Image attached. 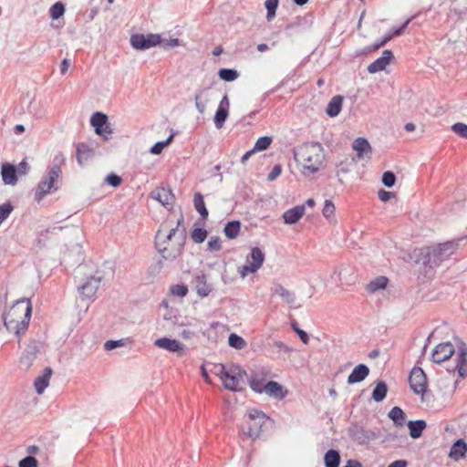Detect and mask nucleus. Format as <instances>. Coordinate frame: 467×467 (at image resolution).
Wrapping results in <instances>:
<instances>
[{
  "label": "nucleus",
  "mask_w": 467,
  "mask_h": 467,
  "mask_svg": "<svg viewBox=\"0 0 467 467\" xmlns=\"http://www.w3.org/2000/svg\"><path fill=\"white\" fill-rule=\"evenodd\" d=\"M108 118L101 112H96L92 115L90 123L95 128V131L99 135H103V127L107 124Z\"/></svg>",
  "instance_id": "27"
},
{
  "label": "nucleus",
  "mask_w": 467,
  "mask_h": 467,
  "mask_svg": "<svg viewBox=\"0 0 467 467\" xmlns=\"http://www.w3.org/2000/svg\"><path fill=\"white\" fill-rule=\"evenodd\" d=\"M38 351L39 348L36 342L28 344L20 358L21 367L26 369L29 368L36 359Z\"/></svg>",
  "instance_id": "18"
},
{
  "label": "nucleus",
  "mask_w": 467,
  "mask_h": 467,
  "mask_svg": "<svg viewBox=\"0 0 467 467\" xmlns=\"http://www.w3.org/2000/svg\"><path fill=\"white\" fill-rule=\"evenodd\" d=\"M61 169L58 165H53L49 168L46 176L43 177L38 184L36 198L40 200L48 193H52L57 189V182L61 177Z\"/></svg>",
  "instance_id": "8"
},
{
  "label": "nucleus",
  "mask_w": 467,
  "mask_h": 467,
  "mask_svg": "<svg viewBox=\"0 0 467 467\" xmlns=\"http://www.w3.org/2000/svg\"><path fill=\"white\" fill-rule=\"evenodd\" d=\"M28 171H29V164L26 161H22L17 167L18 173L26 174Z\"/></svg>",
  "instance_id": "64"
},
{
  "label": "nucleus",
  "mask_w": 467,
  "mask_h": 467,
  "mask_svg": "<svg viewBox=\"0 0 467 467\" xmlns=\"http://www.w3.org/2000/svg\"><path fill=\"white\" fill-rule=\"evenodd\" d=\"M240 229H241L240 222L239 221H232V222H229L224 226L223 232H224V234L229 239H234L238 236L239 233H240Z\"/></svg>",
  "instance_id": "37"
},
{
  "label": "nucleus",
  "mask_w": 467,
  "mask_h": 467,
  "mask_svg": "<svg viewBox=\"0 0 467 467\" xmlns=\"http://www.w3.org/2000/svg\"><path fill=\"white\" fill-rule=\"evenodd\" d=\"M1 175L5 184L15 185L17 182L16 170L12 164L4 163L2 165Z\"/></svg>",
  "instance_id": "23"
},
{
  "label": "nucleus",
  "mask_w": 467,
  "mask_h": 467,
  "mask_svg": "<svg viewBox=\"0 0 467 467\" xmlns=\"http://www.w3.org/2000/svg\"><path fill=\"white\" fill-rule=\"evenodd\" d=\"M52 375V369L46 368L43 375L37 377L35 380V389L37 394H42L49 384V379Z\"/></svg>",
  "instance_id": "25"
},
{
  "label": "nucleus",
  "mask_w": 467,
  "mask_h": 467,
  "mask_svg": "<svg viewBox=\"0 0 467 467\" xmlns=\"http://www.w3.org/2000/svg\"><path fill=\"white\" fill-rule=\"evenodd\" d=\"M352 149L357 152L358 160H369L372 148L369 142L364 138H358L352 143Z\"/></svg>",
  "instance_id": "16"
},
{
  "label": "nucleus",
  "mask_w": 467,
  "mask_h": 467,
  "mask_svg": "<svg viewBox=\"0 0 467 467\" xmlns=\"http://www.w3.org/2000/svg\"><path fill=\"white\" fill-rule=\"evenodd\" d=\"M70 60L68 58H64L60 64V73L62 75H65L67 70H68V67H70Z\"/></svg>",
  "instance_id": "63"
},
{
  "label": "nucleus",
  "mask_w": 467,
  "mask_h": 467,
  "mask_svg": "<svg viewBox=\"0 0 467 467\" xmlns=\"http://www.w3.org/2000/svg\"><path fill=\"white\" fill-rule=\"evenodd\" d=\"M72 239L67 244L63 253V261L66 264H76L82 260L81 232L78 228L72 231Z\"/></svg>",
  "instance_id": "9"
},
{
  "label": "nucleus",
  "mask_w": 467,
  "mask_h": 467,
  "mask_svg": "<svg viewBox=\"0 0 467 467\" xmlns=\"http://www.w3.org/2000/svg\"><path fill=\"white\" fill-rule=\"evenodd\" d=\"M274 346L278 348L280 351H283L284 353L285 354H288L290 353L291 351V348L289 347H287L285 343H283L282 341H275L274 343Z\"/></svg>",
  "instance_id": "62"
},
{
  "label": "nucleus",
  "mask_w": 467,
  "mask_h": 467,
  "mask_svg": "<svg viewBox=\"0 0 467 467\" xmlns=\"http://www.w3.org/2000/svg\"><path fill=\"white\" fill-rule=\"evenodd\" d=\"M92 150L86 144H78L77 147V160L79 165H84L92 157Z\"/></svg>",
  "instance_id": "31"
},
{
  "label": "nucleus",
  "mask_w": 467,
  "mask_h": 467,
  "mask_svg": "<svg viewBox=\"0 0 467 467\" xmlns=\"http://www.w3.org/2000/svg\"><path fill=\"white\" fill-rule=\"evenodd\" d=\"M378 194H379V200L382 201V202H388L392 197H394V193L393 192H387L385 190H379Z\"/></svg>",
  "instance_id": "60"
},
{
  "label": "nucleus",
  "mask_w": 467,
  "mask_h": 467,
  "mask_svg": "<svg viewBox=\"0 0 467 467\" xmlns=\"http://www.w3.org/2000/svg\"><path fill=\"white\" fill-rule=\"evenodd\" d=\"M409 381L410 388L415 394L422 395L426 391L427 377L421 368H413L410 372Z\"/></svg>",
  "instance_id": "14"
},
{
  "label": "nucleus",
  "mask_w": 467,
  "mask_h": 467,
  "mask_svg": "<svg viewBox=\"0 0 467 467\" xmlns=\"http://www.w3.org/2000/svg\"><path fill=\"white\" fill-rule=\"evenodd\" d=\"M294 159L305 177L318 172L325 162V152L317 142L304 143L294 150Z\"/></svg>",
  "instance_id": "2"
},
{
  "label": "nucleus",
  "mask_w": 467,
  "mask_h": 467,
  "mask_svg": "<svg viewBox=\"0 0 467 467\" xmlns=\"http://www.w3.org/2000/svg\"><path fill=\"white\" fill-rule=\"evenodd\" d=\"M341 270L335 269L332 275L331 280L333 283H335L337 286L341 285L342 277H341Z\"/></svg>",
  "instance_id": "61"
},
{
  "label": "nucleus",
  "mask_w": 467,
  "mask_h": 467,
  "mask_svg": "<svg viewBox=\"0 0 467 467\" xmlns=\"http://www.w3.org/2000/svg\"><path fill=\"white\" fill-rule=\"evenodd\" d=\"M207 237V231L202 228H195L192 233V240L197 243H202Z\"/></svg>",
  "instance_id": "47"
},
{
  "label": "nucleus",
  "mask_w": 467,
  "mask_h": 467,
  "mask_svg": "<svg viewBox=\"0 0 467 467\" xmlns=\"http://www.w3.org/2000/svg\"><path fill=\"white\" fill-rule=\"evenodd\" d=\"M174 135L171 134L167 140L162 141H158L155 143L150 150V152L154 155H159L162 152V150L171 142Z\"/></svg>",
  "instance_id": "42"
},
{
  "label": "nucleus",
  "mask_w": 467,
  "mask_h": 467,
  "mask_svg": "<svg viewBox=\"0 0 467 467\" xmlns=\"http://www.w3.org/2000/svg\"><path fill=\"white\" fill-rule=\"evenodd\" d=\"M150 197L159 202L162 206L169 208L174 202V195L168 188L159 187L150 192Z\"/></svg>",
  "instance_id": "15"
},
{
  "label": "nucleus",
  "mask_w": 467,
  "mask_h": 467,
  "mask_svg": "<svg viewBox=\"0 0 467 467\" xmlns=\"http://www.w3.org/2000/svg\"><path fill=\"white\" fill-rule=\"evenodd\" d=\"M170 291L173 296L183 297L187 295L188 288L185 285H175L171 287Z\"/></svg>",
  "instance_id": "52"
},
{
  "label": "nucleus",
  "mask_w": 467,
  "mask_h": 467,
  "mask_svg": "<svg viewBox=\"0 0 467 467\" xmlns=\"http://www.w3.org/2000/svg\"><path fill=\"white\" fill-rule=\"evenodd\" d=\"M389 417L397 426H403L405 421V413L400 407H394L389 412Z\"/></svg>",
  "instance_id": "39"
},
{
  "label": "nucleus",
  "mask_w": 467,
  "mask_h": 467,
  "mask_svg": "<svg viewBox=\"0 0 467 467\" xmlns=\"http://www.w3.org/2000/svg\"><path fill=\"white\" fill-rule=\"evenodd\" d=\"M230 102L227 95H224L221 99L218 109L214 116V125L217 129H221L228 115H229Z\"/></svg>",
  "instance_id": "17"
},
{
  "label": "nucleus",
  "mask_w": 467,
  "mask_h": 467,
  "mask_svg": "<svg viewBox=\"0 0 467 467\" xmlns=\"http://www.w3.org/2000/svg\"><path fill=\"white\" fill-rule=\"evenodd\" d=\"M465 237H461L451 241H448L443 244H440L435 247L428 248L427 254L429 257H433L434 264H439L444 259L453 254L461 245L465 244ZM429 262H431V258H429Z\"/></svg>",
  "instance_id": "7"
},
{
  "label": "nucleus",
  "mask_w": 467,
  "mask_h": 467,
  "mask_svg": "<svg viewBox=\"0 0 467 467\" xmlns=\"http://www.w3.org/2000/svg\"><path fill=\"white\" fill-rule=\"evenodd\" d=\"M393 58V54L390 50L386 49L383 51L382 56L377 58L374 62H372L368 67V71L370 74H375L377 72L382 71L386 68V67L389 64L391 59Z\"/></svg>",
  "instance_id": "19"
},
{
  "label": "nucleus",
  "mask_w": 467,
  "mask_h": 467,
  "mask_svg": "<svg viewBox=\"0 0 467 467\" xmlns=\"http://www.w3.org/2000/svg\"><path fill=\"white\" fill-rule=\"evenodd\" d=\"M466 452L467 443L462 439H460L452 444L449 456L452 460L458 461L465 457Z\"/></svg>",
  "instance_id": "24"
},
{
  "label": "nucleus",
  "mask_w": 467,
  "mask_h": 467,
  "mask_svg": "<svg viewBox=\"0 0 467 467\" xmlns=\"http://www.w3.org/2000/svg\"><path fill=\"white\" fill-rule=\"evenodd\" d=\"M369 374V368L365 364H359L354 368L352 372L348 377V384H355L364 380Z\"/></svg>",
  "instance_id": "22"
},
{
  "label": "nucleus",
  "mask_w": 467,
  "mask_h": 467,
  "mask_svg": "<svg viewBox=\"0 0 467 467\" xmlns=\"http://www.w3.org/2000/svg\"><path fill=\"white\" fill-rule=\"evenodd\" d=\"M342 103H343L342 96H339V95L334 96L330 99V101L326 109V113L331 118L337 117L341 111Z\"/></svg>",
  "instance_id": "26"
},
{
  "label": "nucleus",
  "mask_w": 467,
  "mask_h": 467,
  "mask_svg": "<svg viewBox=\"0 0 467 467\" xmlns=\"http://www.w3.org/2000/svg\"><path fill=\"white\" fill-rule=\"evenodd\" d=\"M228 344L231 348L241 350L246 347L245 340L237 334L232 333L228 337Z\"/></svg>",
  "instance_id": "41"
},
{
  "label": "nucleus",
  "mask_w": 467,
  "mask_h": 467,
  "mask_svg": "<svg viewBox=\"0 0 467 467\" xmlns=\"http://www.w3.org/2000/svg\"><path fill=\"white\" fill-rule=\"evenodd\" d=\"M451 130L457 135L467 139V125L462 122L455 123L451 126Z\"/></svg>",
  "instance_id": "48"
},
{
  "label": "nucleus",
  "mask_w": 467,
  "mask_h": 467,
  "mask_svg": "<svg viewBox=\"0 0 467 467\" xmlns=\"http://www.w3.org/2000/svg\"><path fill=\"white\" fill-rule=\"evenodd\" d=\"M102 279L103 275L99 272H96L94 275L88 277L78 287L81 296L85 299H91L96 295Z\"/></svg>",
  "instance_id": "12"
},
{
  "label": "nucleus",
  "mask_w": 467,
  "mask_h": 467,
  "mask_svg": "<svg viewBox=\"0 0 467 467\" xmlns=\"http://www.w3.org/2000/svg\"><path fill=\"white\" fill-rule=\"evenodd\" d=\"M305 205H297L288 209L283 213V220L285 224L296 223L305 214Z\"/></svg>",
  "instance_id": "21"
},
{
  "label": "nucleus",
  "mask_w": 467,
  "mask_h": 467,
  "mask_svg": "<svg viewBox=\"0 0 467 467\" xmlns=\"http://www.w3.org/2000/svg\"><path fill=\"white\" fill-rule=\"evenodd\" d=\"M263 393H265L270 398L283 400L286 396L287 390L278 382L271 380L266 382Z\"/></svg>",
  "instance_id": "20"
},
{
  "label": "nucleus",
  "mask_w": 467,
  "mask_h": 467,
  "mask_svg": "<svg viewBox=\"0 0 467 467\" xmlns=\"http://www.w3.org/2000/svg\"><path fill=\"white\" fill-rule=\"evenodd\" d=\"M182 222L183 217L181 215L175 227L162 224L156 234L155 246L164 260L173 261L182 254L186 240Z\"/></svg>",
  "instance_id": "1"
},
{
  "label": "nucleus",
  "mask_w": 467,
  "mask_h": 467,
  "mask_svg": "<svg viewBox=\"0 0 467 467\" xmlns=\"http://www.w3.org/2000/svg\"><path fill=\"white\" fill-rule=\"evenodd\" d=\"M281 171H282V168L280 165L274 166V168L272 169V171L269 172V174L267 176L268 181H270V182L275 181L281 174Z\"/></svg>",
  "instance_id": "59"
},
{
  "label": "nucleus",
  "mask_w": 467,
  "mask_h": 467,
  "mask_svg": "<svg viewBox=\"0 0 467 467\" xmlns=\"http://www.w3.org/2000/svg\"><path fill=\"white\" fill-rule=\"evenodd\" d=\"M154 346L167 350L171 353H176L178 357L183 356L187 351V347L181 341L170 337H161L154 341Z\"/></svg>",
  "instance_id": "13"
},
{
  "label": "nucleus",
  "mask_w": 467,
  "mask_h": 467,
  "mask_svg": "<svg viewBox=\"0 0 467 467\" xmlns=\"http://www.w3.org/2000/svg\"><path fill=\"white\" fill-rule=\"evenodd\" d=\"M388 285V278L385 276H378L372 281H370L367 286L366 289L368 293H376L379 290H383L387 287Z\"/></svg>",
  "instance_id": "32"
},
{
  "label": "nucleus",
  "mask_w": 467,
  "mask_h": 467,
  "mask_svg": "<svg viewBox=\"0 0 467 467\" xmlns=\"http://www.w3.org/2000/svg\"><path fill=\"white\" fill-rule=\"evenodd\" d=\"M193 282H194L196 292L200 296L204 297L209 295V293L211 292V288L206 283L205 275H197L194 278Z\"/></svg>",
  "instance_id": "29"
},
{
  "label": "nucleus",
  "mask_w": 467,
  "mask_h": 467,
  "mask_svg": "<svg viewBox=\"0 0 467 467\" xmlns=\"http://www.w3.org/2000/svg\"><path fill=\"white\" fill-rule=\"evenodd\" d=\"M193 202H194V207H195L196 211L203 218H206L208 216V211H207V209L205 207V204H204L203 196L201 193L196 192L194 194Z\"/></svg>",
  "instance_id": "40"
},
{
  "label": "nucleus",
  "mask_w": 467,
  "mask_h": 467,
  "mask_svg": "<svg viewBox=\"0 0 467 467\" xmlns=\"http://www.w3.org/2000/svg\"><path fill=\"white\" fill-rule=\"evenodd\" d=\"M267 420L268 417L263 411L250 410L244 417V425L242 427V431L246 436L255 440L260 436L262 428Z\"/></svg>",
  "instance_id": "6"
},
{
  "label": "nucleus",
  "mask_w": 467,
  "mask_h": 467,
  "mask_svg": "<svg viewBox=\"0 0 467 467\" xmlns=\"http://www.w3.org/2000/svg\"><path fill=\"white\" fill-rule=\"evenodd\" d=\"M49 12L52 19H58L65 13V6L62 3L57 2L50 7Z\"/></svg>",
  "instance_id": "46"
},
{
  "label": "nucleus",
  "mask_w": 467,
  "mask_h": 467,
  "mask_svg": "<svg viewBox=\"0 0 467 467\" xmlns=\"http://www.w3.org/2000/svg\"><path fill=\"white\" fill-rule=\"evenodd\" d=\"M382 183L386 187H392L396 182V176L392 171H385L382 175Z\"/></svg>",
  "instance_id": "49"
},
{
  "label": "nucleus",
  "mask_w": 467,
  "mask_h": 467,
  "mask_svg": "<svg viewBox=\"0 0 467 467\" xmlns=\"http://www.w3.org/2000/svg\"><path fill=\"white\" fill-rule=\"evenodd\" d=\"M32 306L27 299L17 300L4 314V324L9 332L21 337L26 330L31 318Z\"/></svg>",
  "instance_id": "4"
},
{
  "label": "nucleus",
  "mask_w": 467,
  "mask_h": 467,
  "mask_svg": "<svg viewBox=\"0 0 467 467\" xmlns=\"http://www.w3.org/2000/svg\"><path fill=\"white\" fill-rule=\"evenodd\" d=\"M292 327L294 329V331L299 336L301 341L304 343V344H307L308 341H309V337L307 335V333L302 329H300L296 323H293L292 324Z\"/></svg>",
  "instance_id": "57"
},
{
  "label": "nucleus",
  "mask_w": 467,
  "mask_h": 467,
  "mask_svg": "<svg viewBox=\"0 0 467 467\" xmlns=\"http://www.w3.org/2000/svg\"><path fill=\"white\" fill-rule=\"evenodd\" d=\"M161 35L159 34H134L130 36V45L137 50H144L160 45Z\"/></svg>",
  "instance_id": "11"
},
{
  "label": "nucleus",
  "mask_w": 467,
  "mask_h": 467,
  "mask_svg": "<svg viewBox=\"0 0 467 467\" xmlns=\"http://www.w3.org/2000/svg\"><path fill=\"white\" fill-rule=\"evenodd\" d=\"M326 467H338L340 462V455L335 450H329L324 457Z\"/></svg>",
  "instance_id": "38"
},
{
  "label": "nucleus",
  "mask_w": 467,
  "mask_h": 467,
  "mask_svg": "<svg viewBox=\"0 0 467 467\" xmlns=\"http://www.w3.org/2000/svg\"><path fill=\"white\" fill-rule=\"evenodd\" d=\"M275 294L281 297L286 304L292 305L296 302L295 294L285 288L283 285L275 286Z\"/></svg>",
  "instance_id": "35"
},
{
  "label": "nucleus",
  "mask_w": 467,
  "mask_h": 467,
  "mask_svg": "<svg viewBox=\"0 0 467 467\" xmlns=\"http://www.w3.org/2000/svg\"><path fill=\"white\" fill-rule=\"evenodd\" d=\"M336 207L331 200H326L322 209L323 216L328 221L329 223L336 224L337 218L335 215Z\"/></svg>",
  "instance_id": "33"
},
{
  "label": "nucleus",
  "mask_w": 467,
  "mask_h": 467,
  "mask_svg": "<svg viewBox=\"0 0 467 467\" xmlns=\"http://www.w3.org/2000/svg\"><path fill=\"white\" fill-rule=\"evenodd\" d=\"M408 428L410 430V435L413 439H418L421 436L422 431L426 428V422L423 420H410L408 422Z\"/></svg>",
  "instance_id": "28"
},
{
  "label": "nucleus",
  "mask_w": 467,
  "mask_h": 467,
  "mask_svg": "<svg viewBox=\"0 0 467 467\" xmlns=\"http://www.w3.org/2000/svg\"><path fill=\"white\" fill-rule=\"evenodd\" d=\"M18 467H38V462L35 457L29 455L19 461Z\"/></svg>",
  "instance_id": "51"
},
{
  "label": "nucleus",
  "mask_w": 467,
  "mask_h": 467,
  "mask_svg": "<svg viewBox=\"0 0 467 467\" xmlns=\"http://www.w3.org/2000/svg\"><path fill=\"white\" fill-rule=\"evenodd\" d=\"M121 177L114 173H111L105 178V182L114 188L118 187L121 183Z\"/></svg>",
  "instance_id": "55"
},
{
  "label": "nucleus",
  "mask_w": 467,
  "mask_h": 467,
  "mask_svg": "<svg viewBox=\"0 0 467 467\" xmlns=\"http://www.w3.org/2000/svg\"><path fill=\"white\" fill-rule=\"evenodd\" d=\"M264 261V252L258 247H254L247 256L246 264L239 268V273L243 277L246 276L248 274L256 273L262 266Z\"/></svg>",
  "instance_id": "10"
},
{
  "label": "nucleus",
  "mask_w": 467,
  "mask_h": 467,
  "mask_svg": "<svg viewBox=\"0 0 467 467\" xmlns=\"http://www.w3.org/2000/svg\"><path fill=\"white\" fill-rule=\"evenodd\" d=\"M164 49L173 48L180 46V40L178 38H162L161 44Z\"/></svg>",
  "instance_id": "53"
},
{
  "label": "nucleus",
  "mask_w": 467,
  "mask_h": 467,
  "mask_svg": "<svg viewBox=\"0 0 467 467\" xmlns=\"http://www.w3.org/2000/svg\"><path fill=\"white\" fill-rule=\"evenodd\" d=\"M387 392V384L384 381H379L377 383L376 387L372 391V399L376 402H380L386 398Z\"/></svg>",
  "instance_id": "36"
},
{
  "label": "nucleus",
  "mask_w": 467,
  "mask_h": 467,
  "mask_svg": "<svg viewBox=\"0 0 467 467\" xmlns=\"http://www.w3.org/2000/svg\"><path fill=\"white\" fill-rule=\"evenodd\" d=\"M207 245L210 251H220L222 248L221 239L218 236H213L209 240Z\"/></svg>",
  "instance_id": "54"
},
{
  "label": "nucleus",
  "mask_w": 467,
  "mask_h": 467,
  "mask_svg": "<svg viewBox=\"0 0 467 467\" xmlns=\"http://www.w3.org/2000/svg\"><path fill=\"white\" fill-rule=\"evenodd\" d=\"M453 354H455L456 365L452 368H448L449 372H457L460 378L467 376V345L460 341L457 349L454 348L451 342H444L437 345L432 351L431 358L435 363H441L448 360Z\"/></svg>",
  "instance_id": "3"
},
{
  "label": "nucleus",
  "mask_w": 467,
  "mask_h": 467,
  "mask_svg": "<svg viewBox=\"0 0 467 467\" xmlns=\"http://www.w3.org/2000/svg\"><path fill=\"white\" fill-rule=\"evenodd\" d=\"M124 345L123 339L119 340H108L104 344V348L108 351L115 349L119 347H122Z\"/></svg>",
  "instance_id": "56"
},
{
  "label": "nucleus",
  "mask_w": 467,
  "mask_h": 467,
  "mask_svg": "<svg viewBox=\"0 0 467 467\" xmlns=\"http://www.w3.org/2000/svg\"><path fill=\"white\" fill-rule=\"evenodd\" d=\"M271 142H272L271 137H267V136L261 137L256 140L253 150L255 152L265 150L270 146Z\"/></svg>",
  "instance_id": "44"
},
{
  "label": "nucleus",
  "mask_w": 467,
  "mask_h": 467,
  "mask_svg": "<svg viewBox=\"0 0 467 467\" xmlns=\"http://www.w3.org/2000/svg\"><path fill=\"white\" fill-rule=\"evenodd\" d=\"M213 372L220 378L223 387L231 391H242L244 387L246 372L237 364L224 366L216 364Z\"/></svg>",
  "instance_id": "5"
},
{
  "label": "nucleus",
  "mask_w": 467,
  "mask_h": 467,
  "mask_svg": "<svg viewBox=\"0 0 467 467\" xmlns=\"http://www.w3.org/2000/svg\"><path fill=\"white\" fill-rule=\"evenodd\" d=\"M13 211V206L10 203H4L0 205V225L8 218Z\"/></svg>",
  "instance_id": "50"
},
{
  "label": "nucleus",
  "mask_w": 467,
  "mask_h": 467,
  "mask_svg": "<svg viewBox=\"0 0 467 467\" xmlns=\"http://www.w3.org/2000/svg\"><path fill=\"white\" fill-rule=\"evenodd\" d=\"M392 37H393V35H391L390 33H388L380 42L375 44L372 47H368V51L370 52V51L379 49V47H381L385 44H387Z\"/></svg>",
  "instance_id": "58"
},
{
  "label": "nucleus",
  "mask_w": 467,
  "mask_h": 467,
  "mask_svg": "<svg viewBox=\"0 0 467 467\" xmlns=\"http://www.w3.org/2000/svg\"><path fill=\"white\" fill-rule=\"evenodd\" d=\"M219 77L224 81H234L238 78V73L234 69L222 68L218 73Z\"/></svg>",
  "instance_id": "45"
},
{
  "label": "nucleus",
  "mask_w": 467,
  "mask_h": 467,
  "mask_svg": "<svg viewBox=\"0 0 467 467\" xmlns=\"http://www.w3.org/2000/svg\"><path fill=\"white\" fill-rule=\"evenodd\" d=\"M265 379L262 374L256 373L249 379L250 388L257 392L263 393L265 386Z\"/></svg>",
  "instance_id": "34"
},
{
  "label": "nucleus",
  "mask_w": 467,
  "mask_h": 467,
  "mask_svg": "<svg viewBox=\"0 0 467 467\" xmlns=\"http://www.w3.org/2000/svg\"><path fill=\"white\" fill-rule=\"evenodd\" d=\"M279 0H266L265 6L267 10L266 19L271 21L275 16V11L278 6Z\"/></svg>",
  "instance_id": "43"
},
{
  "label": "nucleus",
  "mask_w": 467,
  "mask_h": 467,
  "mask_svg": "<svg viewBox=\"0 0 467 467\" xmlns=\"http://www.w3.org/2000/svg\"><path fill=\"white\" fill-rule=\"evenodd\" d=\"M195 107L198 109V111L202 114L205 109L208 103V98H207V89L206 88H200L196 91L195 94Z\"/></svg>",
  "instance_id": "30"
}]
</instances>
